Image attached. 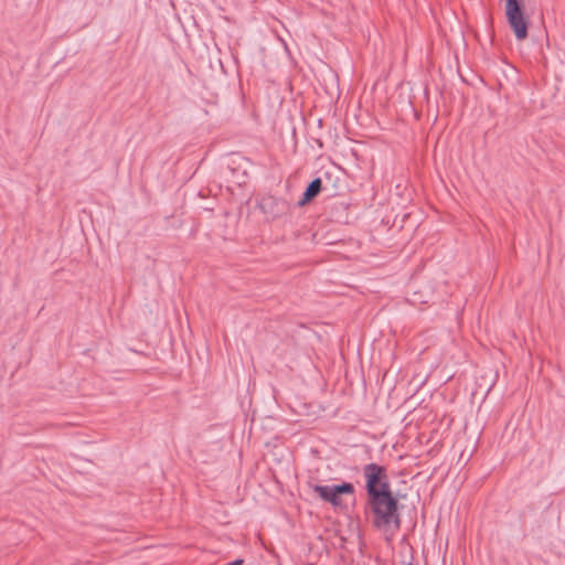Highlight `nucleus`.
Segmentation results:
<instances>
[{"instance_id":"obj_6","label":"nucleus","mask_w":565,"mask_h":565,"mask_svg":"<svg viewBox=\"0 0 565 565\" xmlns=\"http://www.w3.org/2000/svg\"><path fill=\"white\" fill-rule=\"evenodd\" d=\"M322 189V181L320 178L313 179L307 186L306 191L303 192L302 199L300 200L299 204L303 205L311 200H313L321 191Z\"/></svg>"},{"instance_id":"obj_2","label":"nucleus","mask_w":565,"mask_h":565,"mask_svg":"<svg viewBox=\"0 0 565 565\" xmlns=\"http://www.w3.org/2000/svg\"><path fill=\"white\" fill-rule=\"evenodd\" d=\"M363 475L367 497L381 491L391 490L385 467L377 463H367L363 467Z\"/></svg>"},{"instance_id":"obj_3","label":"nucleus","mask_w":565,"mask_h":565,"mask_svg":"<svg viewBox=\"0 0 565 565\" xmlns=\"http://www.w3.org/2000/svg\"><path fill=\"white\" fill-rule=\"evenodd\" d=\"M523 0H507L505 14L508 22L519 41L527 36V22L522 12Z\"/></svg>"},{"instance_id":"obj_7","label":"nucleus","mask_w":565,"mask_h":565,"mask_svg":"<svg viewBox=\"0 0 565 565\" xmlns=\"http://www.w3.org/2000/svg\"><path fill=\"white\" fill-rule=\"evenodd\" d=\"M408 565H413L412 563H408Z\"/></svg>"},{"instance_id":"obj_4","label":"nucleus","mask_w":565,"mask_h":565,"mask_svg":"<svg viewBox=\"0 0 565 565\" xmlns=\"http://www.w3.org/2000/svg\"><path fill=\"white\" fill-rule=\"evenodd\" d=\"M309 487L317 493L323 501L338 508L342 505L341 494H353L354 486L350 482H343L337 486H319L309 483Z\"/></svg>"},{"instance_id":"obj_5","label":"nucleus","mask_w":565,"mask_h":565,"mask_svg":"<svg viewBox=\"0 0 565 565\" xmlns=\"http://www.w3.org/2000/svg\"><path fill=\"white\" fill-rule=\"evenodd\" d=\"M259 209L267 220L274 221L289 214L290 204L282 198L267 194L260 199Z\"/></svg>"},{"instance_id":"obj_1","label":"nucleus","mask_w":565,"mask_h":565,"mask_svg":"<svg viewBox=\"0 0 565 565\" xmlns=\"http://www.w3.org/2000/svg\"><path fill=\"white\" fill-rule=\"evenodd\" d=\"M367 507L374 515V526L381 529L393 524L396 530L401 527L398 515V501L392 490L381 491L367 497Z\"/></svg>"}]
</instances>
